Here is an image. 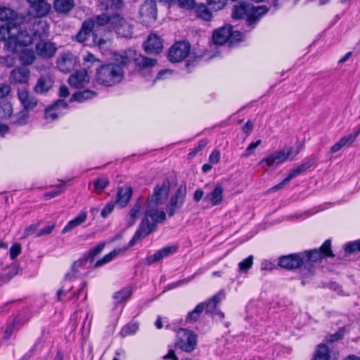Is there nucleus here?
<instances>
[{
  "label": "nucleus",
  "mask_w": 360,
  "mask_h": 360,
  "mask_svg": "<svg viewBox=\"0 0 360 360\" xmlns=\"http://www.w3.org/2000/svg\"><path fill=\"white\" fill-rule=\"evenodd\" d=\"M124 77L123 64L111 62L96 68L94 79L100 85L110 87L120 84Z\"/></svg>",
  "instance_id": "1"
},
{
  "label": "nucleus",
  "mask_w": 360,
  "mask_h": 360,
  "mask_svg": "<svg viewBox=\"0 0 360 360\" xmlns=\"http://www.w3.org/2000/svg\"><path fill=\"white\" fill-rule=\"evenodd\" d=\"M268 11V8L265 6H254L245 1H240L233 6L232 17L238 20L246 16V25L250 30Z\"/></svg>",
  "instance_id": "2"
},
{
  "label": "nucleus",
  "mask_w": 360,
  "mask_h": 360,
  "mask_svg": "<svg viewBox=\"0 0 360 360\" xmlns=\"http://www.w3.org/2000/svg\"><path fill=\"white\" fill-rule=\"evenodd\" d=\"M303 256L304 269L306 272L303 276H311L315 272L314 263L321 261L325 257H334L335 255L331 250V241L326 240L319 248L305 250L302 252Z\"/></svg>",
  "instance_id": "3"
},
{
  "label": "nucleus",
  "mask_w": 360,
  "mask_h": 360,
  "mask_svg": "<svg viewBox=\"0 0 360 360\" xmlns=\"http://www.w3.org/2000/svg\"><path fill=\"white\" fill-rule=\"evenodd\" d=\"M171 184L168 179H165L162 183L156 184L153 192L148 198V206H159L165 203L168 198Z\"/></svg>",
  "instance_id": "4"
},
{
  "label": "nucleus",
  "mask_w": 360,
  "mask_h": 360,
  "mask_svg": "<svg viewBox=\"0 0 360 360\" xmlns=\"http://www.w3.org/2000/svg\"><path fill=\"white\" fill-rule=\"evenodd\" d=\"M187 195L186 184H181L175 193L171 196L166 206V211L169 217H173L183 207Z\"/></svg>",
  "instance_id": "5"
},
{
  "label": "nucleus",
  "mask_w": 360,
  "mask_h": 360,
  "mask_svg": "<svg viewBox=\"0 0 360 360\" xmlns=\"http://www.w3.org/2000/svg\"><path fill=\"white\" fill-rule=\"evenodd\" d=\"M176 345L181 350L191 352L193 351L197 345L196 334L188 329L180 328L176 333Z\"/></svg>",
  "instance_id": "6"
},
{
  "label": "nucleus",
  "mask_w": 360,
  "mask_h": 360,
  "mask_svg": "<svg viewBox=\"0 0 360 360\" xmlns=\"http://www.w3.org/2000/svg\"><path fill=\"white\" fill-rule=\"evenodd\" d=\"M112 28L120 37L131 38L133 25L119 14L112 15Z\"/></svg>",
  "instance_id": "7"
},
{
  "label": "nucleus",
  "mask_w": 360,
  "mask_h": 360,
  "mask_svg": "<svg viewBox=\"0 0 360 360\" xmlns=\"http://www.w3.org/2000/svg\"><path fill=\"white\" fill-rule=\"evenodd\" d=\"M32 41V36L27 31L20 30L18 24V32L14 35L13 38L10 39L4 45V49L9 52H15L18 45L27 46Z\"/></svg>",
  "instance_id": "8"
},
{
  "label": "nucleus",
  "mask_w": 360,
  "mask_h": 360,
  "mask_svg": "<svg viewBox=\"0 0 360 360\" xmlns=\"http://www.w3.org/2000/svg\"><path fill=\"white\" fill-rule=\"evenodd\" d=\"M303 256L302 252L290 254L282 256L279 259L278 265L288 270L295 269H302V274L305 271L304 269Z\"/></svg>",
  "instance_id": "9"
},
{
  "label": "nucleus",
  "mask_w": 360,
  "mask_h": 360,
  "mask_svg": "<svg viewBox=\"0 0 360 360\" xmlns=\"http://www.w3.org/2000/svg\"><path fill=\"white\" fill-rule=\"evenodd\" d=\"M190 50L191 46L188 42H176L169 49L168 59L174 63L180 62L188 56Z\"/></svg>",
  "instance_id": "10"
},
{
  "label": "nucleus",
  "mask_w": 360,
  "mask_h": 360,
  "mask_svg": "<svg viewBox=\"0 0 360 360\" xmlns=\"http://www.w3.org/2000/svg\"><path fill=\"white\" fill-rule=\"evenodd\" d=\"M134 64L137 71L146 77L157 65V60L139 54L135 57Z\"/></svg>",
  "instance_id": "11"
},
{
  "label": "nucleus",
  "mask_w": 360,
  "mask_h": 360,
  "mask_svg": "<svg viewBox=\"0 0 360 360\" xmlns=\"http://www.w3.org/2000/svg\"><path fill=\"white\" fill-rule=\"evenodd\" d=\"M77 58L70 52L63 53L59 55L57 58L56 65L58 69L62 72H69L77 65Z\"/></svg>",
  "instance_id": "12"
},
{
  "label": "nucleus",
  "mask_w": 360,
  "mask_h": 360,
  "mask_svg": "<svg viewBox=\"0 0 360 360\" xmlns=\"http://www.w3.org/2000/svg\"><path fill=\"white\" fill-rule=\"evenodd\" d=\"M156 228L157 225L154 223L150 222L149 219H143L139 229L135 232L134 236L128 244L129 248L134 246L138 240L146 237L147 235L155 230Z\"/></svg>",
  "instance_id": "13"
},
{
  "label": "nucleus",
  "mask_w": 360,
  "mask_h": 360,
  "mask_svg": "<svg viewBox=\"0 0 360 360\" xmlns=\"http://www.w3.org/2000/svg\"><path fill=\"white\" fill-rule=\"evenodd\" d=\"M143 49L148 54L158 55L163 49L162 40L155 34H150L143 44Z\"/></svg>",
  "instance_id": "14"
},
{
  "label": "nucleus",
  "mask_w": 360,
  "mask_h": 360,
  "mask_svg": "<svg viewBox=\"0 0 360 360\" xmlns=\"http://www.w3.org/2000/svg\"><path fill=\"white\" fill-rule=\"evenodd\" d=\"M224 297L225 292L224 290H221L207 302H204L203 303L205 304V312L212 315H219L221 319L224 318V314L217 309V305Z\"/></svg>",
  "instance_id": "15"
},
{
  "label": "nucleus",
  "mask_w": 360,
  "mask_h": 360,
  "mask_svg": "<svg viewBox=\"0 0 360 360\" xmlns=\"http://www.w3.org/2000/svg\"><path fill=\"white\" fill-rule=\"evenodd\" d=\"M140 14L146 22H155L158 14L156 2L154 0L146 1L141 8Z\"/></svg>",
  "instance_id": "16"
},
{
  "label": "nucleus",
  "mask_w": 360,
  "mask_h": 360,
  "mask_svg": "<svg viewBox=\"0 0 360 360\" xmlns=\"http://www.w3.org/2000/svg\"><path fill=\"white\" fill-rule=\"evenodd\" d=\"M89 80L90 77L88 75L86 70L84 68L77 70L72 74L68 79V83L71 86L79 89L87 84Z\"/></svg>",
  "instance_id": "17"
},
{
  "label": "nucleus",
  "mask_w": 360,
  "mask_h": 360,
  "mask_svg": "<svg viewBox=\"0 0 360 360\" xmlns=\"http://www.w3.org/2000/svg\"><path fill=\"white\" fill-rule=\"evenodd\" d=\"M30 75V71L27 68L18 67L11 71L9 79L13 84H26L29 81Z\"/></svg>",
  "instance_id": "18"
},
{
  "label": "nucleus",
  "mask_w": 360,
  "mask_h": 360,
  "mask_svg": "<svg viewBox=\"0 0 360 360\" xmlns=\"http://www.w3.org/2000/svg\"><path fill=\"white\" fill-rule=\"evenodd\" d=\"M18 96L20 102L23 106V109L29 112L34 109L37 105V98L31 95L27 89L22 88L18 91Z\"/></svg>",
  "instance_id": "19"
},
{
  "label": "nucleus",
  "mask_w": 360,
  "mask_h": 360,
  "mask_svg": "<svg viewBox=\"0 0 360 360\" xmlns=\"http://www.w3.org/2000/svg\"><path fill=\"white\" fill-rule=\"evenodd\" d=\"M94 19L89 18L85 20L82 24L80 30H79L77 34L76 35V39L79 43H83L86 41L91 35L93 36V33H96L94 32Z\"/></svg>",
  "instance_id": "20"
},
{
  "label": "nucleus",
  "mask_w": 360,
  "mask_h": 360,
  "mask_svg": "<svg viewBox=\"0 0 360 360\" xmlns=\"http://www.w3.org/2000/svg\"><path fill=\"white\" fill-rule=\"evenodd\" d=\"M18 32V23L16 22H6L0 25V40L5 44Z\"/></svg>",
  "instance_id": "21"
},
{
  "label": "nucleus",
  "mask_w": 360,
  "mask_h": 360,
  "mask_svg": "<svg viewBox=\"0 0 360 360\" xmlns=\"http://www.w3.org/2000/svg\"><path fill=\"white\" fill-rule=\"evenodd\" d=\"M31 4L30 13L34 17L45 16L50 11L51 6L44 0H27Z\"/></svg>",
  "instance_id": "22"
},
{
  "label": "nucleus",
  "mask_w": 360,
  "mask_h": 360,
  "mask_svg": "<svg viewBox=\"0 0 360 360\" xmlns=\"http://www.w3.org/2000/svg\"><path fill=\"white\" fill-rule=\"evenodd\" d=\"M235 38L234 34H231V26H223L214 31L212 40L215 44L222 45L229 39Z\"/></svg>",
  "instance_id": "23"
},
{
  "label": "nucleus",
  "mask_w": 360,
  "mask_h": 360,
  "mask_svg": "<svg viewBox=\"0 0 360 360\" xmlns=\"http://www.w3.org/2000/svg\"><path fill=\"white\" fill-rule=\"evenodd\" d=\"M224 188L220 184L214 185L212 191L206 195L204 201L208 202L212 206L219 205L223 201Z\"/></svg>",
  "instance_id": "24"
},
{
  "label": "nucleus",
  "mask_w": 360,
  "mask_h": 360,
  "mask_svg": "<svg viewBox=\"0 0 360 360\" xmlns=\"http://www.w3.org/2000/svg\"><path fill=\"white\" fill-rule=\"evenodd\" d=\"M316 162V158L313 155L306 159L302 165L297 166L295 169H292L290 172L288 176L285 178V181H290V180H292L293 178L296 177L301 173L309 170L312 166L315 165Z\"/></svg>",
  "instance_id": "25"
},
{
  "label": "nucleus",
  "mask_w": 360,
  "mask_h": 360,
  "mask_svg": "<svg viewBox=\"0 0 360 360\" xmlns=\"http://www.w3.org/2000/svg\"><path fill=\"white\" fill-rule=\"evenodd\" d=\"M316 162V158L313 155L306 159L302 165L297 166L295 169H292L290 172L288 176L285 178V181H290V180H292L293 178L296 177L301 173L309 170L312 166L315 165Z\"/></svg>",
  "instance_id": "26"
},
{
  "label": "nucleus",
  "mask_w": 360,
  "mask_h": 360,
  "mask_svg": "<svg viewBox=\"0 0 360 360\" xmlns=\"http://www.w3.org/2000/svg\"><path fill=\"white\" fill-rule=\"evenodd\" d=\"M36 51L40 57L49 58L55 54L56 49L53 43L41 40L36 44Z\"/></svg>",
  "instance_id": "27"
},
{
  "label": "nucleus",
  "mask_w": 360,
  "mask_h": 360,
  "mask_svg": "<svg viewBox=\"0 0 360 360\" xmlns=\"http://www.w3.org/2000/svg\"><path fill=\"white\" fill-rule=\"evenodd\" d=\"M288 159L284 150H276L271 154L262 159L261 164L266 163L268 167L278 166Z\"/></svg>",
  "instance_id": "28"
},
{
  "label": "nucleus",
  "mask_w": 360,
  "mask_h": 360,
  "mask_svg": "<svg viewBox=\"0 0 360 360\" xmlns=\"http://www.w3.org/2000/svg\"><path fill=\"white\" fill-rule=\"evenodd\" d=\"M158 206H148L145 211V217L143 219H148L150 217L153 222L155 225L158 223H162L166 220V213L162 210H159Z\"/></svg>",
  "instance_id": "29"
},
{
  "label": "nucleus",
  "mask_w": 360,
  "mask_h": 360,
  "mask_svg": "<svg viewBox=\"0 0 360 360\" xmlns=\"http://www.w3.org/2000/svg\"><path fill=\"white\" fill-rule=\"evenodd\" d=\"M53 84V81L49 75H42L38 79L34 91L38 94H45L51 89Z\"/></svg>",
  "instance_id": "30"
},
{
  "label": "nucleus",
  "mask_w": 360,
  "mask_h": 360,
  "mask_svg": "<svg viewBox=\"0 0 360 360\" xmlns=\"http://www.w3.org/2000/svg\"><path fill=\"white\" fill-rule=\"evenodd\" d=\"M132 195V188L129 186L120 187L117 192L116 202L121 207H125Z\"/></svg>",
  "instance_id": "31"
},
{
  "label": "nucleus",
  "mask_w": 360,
  "mask_h": 360,
  "mask_svg": "<svg viewBox=\"0 0 360 360\" xmlns=\"http://www.w3.org/2000/svg\"><path fill=\"white\" fill-rule=\"evenodd\" d=\"M49 29V26L46 21L39 20L32 24L31 31L34 37L41 39L48 37Z\"/></svg>",
  "instance_id": "32"
},
{
  "label": "nucleus",
  "mask_w": 360,
  "mask_h": 360,
  "mask_svg": "<svg viewBox=\"0 0 360 360\" xmlns=\"http://www.w3.org/2000/svg\"><path fill=\"white\" fill-rule=\"evenodd\" d=\"M60 107L66 108L68 107V103L63 100H58L54 105L46 108L44 118L48 121L56 120L59 116V113L57 112L56 110Z\"/></svg>",
  "instance_id": "33"
},
{
  "label": "nucleus",
  "mask_w": 360,
  "mask_h": 360,
  "mask_svg": "<svg viewBox=\"0 0 360 360\" xmlns=\"http://www.w3.org/2000/svg\"><path fill=\"white\" fill-rule=\"evenodd\" d=\"M87 219V213L86 211H82L80 213L73 219L70 220L62 230V233H65L74 228L82 224L85 222Z\"/></svg>",
  "instance_id": "34"
},
{
  "label": "nucleus",
  "mask_w": 360,
  "mask_h": 360,
  "mask_svg": "<svg viewBox=\"0 0 360 360\" xmlns=\"http://www.w3.org/2000/svg\"><path fill=\"white\" fill-rule=\"evenodd\" d=\"M29 118V112L22 109L20 112L11 115V123L17 126H23L28 122Z\"/></svg>",
  "instance_id": "35"
},
{
  "label": "nucleus",
  "mask_w": 360,
  "mask_h": 360,
  "mask_svg": "<svg viewBox=\"0 0 360 360\" xmlns=\"http://www.w3.org/2000/svg\"><path fill=\"white\" fill-rule=\"evenodd\" d=\"M74 6V0H55L53 3L55 10L61 13H68L72 9Z\"/></svg>",
  "instance_id": "36"
},
{
  "label": "nucleus",
  "mask_w": 360,
  "mask_h": 360,
  "mask_svg": "<svg viewBox=\"0 0 360 360\" xmlns=\"http://www.w3.org/2000/svg\"><path fill=\"white\" fill-rule=\"evenodd\" d=\"M97 93L94 91L86 89L75 92L70 99L71 101L84 102L96 96Z\"/></svg>",
  "instance_id": "37"
},
{
  "label": "nucleus",
  "mask_w": 360,
  "mask_h": 360,
  "mask_svg": "<svg viewBox=\"0 0 360 360\" xmlns=\"http://www.w3.org/2000/svg\"><path fill=\"white\" fill-rule=\"evenodd\" d=\"M19 59L24 65H30L36 59L35 52L30 49H23L19 53Z\"/></svg>",
  "instance_id": "38"
},
{
  "label": "nucleus",
  "mask_w": 360,
  "mask_h": 360,
  "mask_svg": "<svg viewBox=\"0 0 360 360\" xmlns=\"http://www.w3.org/2000/svg\"><path fill=\"white\" fill-rule=\"evenodd\" d=\"M71 283L72 282L63 278L61 283V287L56 292V299L58 302L65 301L66 295L73 288V285L71 284Z\"/></svg>",
  "instance_id": "39"
},
{
  "label": "nucleus",
  "mask_w": 360,
  "mask_h": 360,
  "mask_svg": "<svg viewBox=\"0 0 360 360\" xmlns=\"http://www.w3.org/2000/svg\"><path fill=\"white\" fill-rule=\"evenodd\" d=\"M205 309V304L204 303H199L195 308L190 311L186 317V323H194L196 322L200 317L202 311Z\"/></svg>",
  "instance_id": "40"
},
{
  "label": "nucleus",
  "mask_w": 360,
  "mask_h": 360,
  "mask_svg": "<svg viewBox=\"0 0 360 360\" xmlns=\"http://www.w3.org/2000/svg\"><path fill=\"white\" fill-rule=\"evenodd\" d=\"M17 15V13L15 11L7 8V7H1L0 8V20L6 21V22H15V19Z\"/></svg>",
  "instance_id": "41"
},
{
  "label": "nucleus",
  "mask_w": 360,
  "mask_h": 360,
  "mask_svg": "<svg viewBox=\"0 0 360 360\" xmlns=\"http://www.w3.org/2000/svg\"><path fill=\"white\" fill-rule=\"evenodd\" d=\"M329 349L326 345H319L312 360H328Z\"/></svg>",
  "instance_id": "42"
},
{
  "label": "nucleus",
  "mask_w": 360,
  "mask_h": 360,
  "mask_svg": "<svg viewBox=\"0 0 360 360\" xmlns=\"http://www.w3.org/2000/svg\"><path fill=\"white\" fill-rule=\"evenodd\" d=\"M122 250L120 249L119 250H112V252H110V253L105 255L102 259H98L94 265V268H98V267H100L108 262H110V261H112L115 257H116L119 254L120 252H121Z\"/></svg>",
  "instance_id": "43"
},
{
  "label": "nucleus",
  "mask_w": 360,
  "mask_h": 360,
  "mask_svg": "<svg viewBox=\"0 0 360 360\" xmlns=\"http://www.w3.org/2000/svg\"><path fill=\"white\" fill-rule=\"evenodd\" d=\"M132 293L131 288L129 287L123 288L122 290L115 292L113 298L115 300V304H117L126 300H127Z\"/></svg>",
  "instance_id": "44"
},
{
  "label": "nucleus",
  "mask_w": 360,
  "mask_h": 360,
  "mask_svg": "<svg viewBox=\"0 0 360 360\" xmlns=\"http://www.w3.org/2000/svg\"><path fill=\"white\" fill-rule=\"evenodd\" d=\"M195 13L196 15L198 18L204 20H210L212 17V13L210 11L207 7L203 4H200L196 7Z\"/></svg>",
  "instance_id": "45"
},
{
  "label": "nucleus",
  "mask_w": 360,
  "mask_h": 360,
  "mask_svg": "<svg viewBox=\"0 0 360 360\" xmlns=\"http://www.w3.org/2000/svg\"><path fill=\"white\" fill-rule=\"evenodd\" d=\"M109 184V180L105 176H101L96 179L94 181V191L100 193Z\"/></svg>",
  "instance_id": "46"
},
{
  "label": "nucleus",
  "mask_w": 360,
  "mask_h": 360,
  "mask_svg": "<svg viewBox=\"0 0 360 360\" xmlns=\"http://www.w3.org/2000/svg\"><path fill=\"white\" fill-rule=\"evenodd\" d=\"M13 108L9 102H4L0 106V118L6 119L11 117Z\"/></svg>",
  "instance_id": "47"
},
{
  "label": "nucleus",
  "mask_w": 360,
  "mask_h": 360,
  "mask_svg": "<svg viewBox=\"0 0 360 360\" xmlns=\"http://www.w3.org/2000/svg\"><path fill=\"white\" fill-rule=\"evenodd\" d=\"M349 139L347 136H342L336 143H335L330 149L331 153H335L339 151L342 147L345 146H351L352 143L350 142Z\"/></svg>",
  "instance_id": "48"
},
{
  "label": "nucleus",
  "mask_w": 360,
  "mask_h": 360,
  "mask_svg": "<svg viewBox=\"0 0 360 360\" xmlns=\"http://www.w3.org/2000/svg\"><path fill=\"white\" fill-rule=\"evenodd\" d=\"M112 15L108 16L105 13H102L95 16L94 20V25H96L98 26H104L105 25L110 23V26L112 27Z\"/></svg>",
  "instance_id": "49"
},
{
  "label": "nucleus",
  "mask_w": 360,
  "mask_h": 360,
  "mask_svg": "<svg viewBox=\"0 0 360 360\" xmlns=\"http://www.w3.org/2000/svg\"><path fill=\"white\" fill-rule=\"evenodd\" d=\"M104 247V243H99L97 246L89 252L88 255H86V257L89 261L90 264L93 263L94 258L102 252Z\"/></svg>",
  "instance_id": "50"
},
{
  "label": "nucleus",
  "mask_w": 360,
  "mask_h": 360,
  "mask_svg": "<svg viewBox=\"0 0 360 360\" xmlns=\"http://www.w3.org/2000/svg\"><path fill=\"white\" fill-rule=\"evenodd\" d=\"M81 276L82 272L79 268L74 266V264H72L70 271L65 274L64 279L72 282L74 279L79 278Z\"/></svg>",
  "instance_id": "51"
},
{
  "label": "nucleus",
  "mask_w": 360,
  "mask_h": 360,
  "mask_svg": "<svg viewBox=\"0 0 360 360\" xmlns=\"http://www.w3.org/2000/svg\"><path fill=\"white\" fill-rule=\"evenodd\" d=\"M139 329V324L136 323H129L122 328L120 333L123 337L134 334Z\"/></svg>",
  "instance_id": "52"
},
{
  "label": "nucleus",
  "mask_w": 360,
  "mask_h": 360,
  "mask_svg": "<svg viewBox=\"0 0 360 360\" xmlns=\"http://www.w3.org/2000/svg\"><path fill=\"white\" fill-rule=\"evenodd\" d=\"M253 256L250 255L238 264L239 270L241 272H247L250 269L253 264Z\"/></svg>",
  "instance_id": "53"
},
{
  "label": "nucleus",
  "mask_w": 360,
  "mask_h": 360,
  "mask_svg": "<svg viewBox=\"0 0 360 360\" xmlns=\"http://www.w3.org/2000/svg\"><path fill=\"white\" fill-rule=\"evenodd\" d=\"M102 4L106 10L108 9H118L123 5L122 0H105Z\"/></svg>",
  "instance_id": "54"
},
{
  "label": "nucleus",
  "mask_w": 360,
  "mask_h": 360,
  "mask_svg": "<svg viewBox=\"0 0 360 360\" xmlns=\"http://www.w3.org/2000/svg\"><path fill=\"white\" fill-rule=\"evenodd\" d=\"M345 251L346 253L350 254L360 251V240H355L347 243L345 245Z\"/></svg>",
  "instance_id": "55"
},
{
  "label": "nucleus",
  "mask_w": 360,
  "mask_h": 360,
  "mask_svg": "<svg viewBox=\"0 0 360 360\" xmlns=\"http://www.w3.org/2000/svg\"><path fill=\"white\" fill-rule=\"evenodd\" d=\"M178 249L177 245L165 246L158 250L162 256V258L169 256L176 252Z\"/></svg>",
  "instance_id": "56"
},
{
  "label": "nucleus",
  "mask_w": 360,
  "mask_h": 360,
  "mask_svg": "<svg viewBox=\"0 0 360 360\" xmlns=\"http://www.w3.org/2000/svg\"><path fill=\"white\" fill-rule=\"evenodd\" d=\"M212 9L218 11L222 9L226 4V0H207Z\"/></svg>",
  "instance_id": "57"
},
{
  "label": "nucleus",
  "mask_w": 360,
  "mask_h": 360,
  "mask_svg": "<svg viewBox=\"0 0 360 360\" xmlns=\"http://www.w3.org/2000/svg\"><path fill=\"white\" fill-rule=\"evenodd\" d=\"M172 1L176 3L179 6L183 8L191 9L195 7L194 0H171Z\"/></svg>",
  "instance_id": "58"
},
{
  "label": "nucleus",
  "mask_w": 360,
  "mask_h": 360,
  "mask_svg": "<svg viewBox=\"0 0 360 360\" xmlns=\"http://www.w3.org/2000/svg\"><path fill=\"white\" fill-rule=\"evenodd\" d=\"M64 190H65L64 185L63 184H60L58 186L56 191L49 192V193H46L44 195V198L46 200L53 198L58 196V195H60V193H62L64 191Z\"/></svg>",
  "instance_id": "59"
},
{
  "label": "nucleus",
  "mask_w": 360,
  "mask_h": 360,
  "mask_svg": "<svg viewBox=\"0 0 360 360\" xmlns=\"http://www.w3.org/2000/svg\"><path fill=\"white\" fill-rule=\"evenodd\" d=\"M162 259V256H161L160 252L157 251L153 255H150L145 259V264L150 266V265L153 264V263L160 261Z\"/></svg>",
  "instance_id": "60"
},
{
  "label": "nucleus",
  "mask_w": 360,
  "mask_h": 360,
  "mask_svg": "<svg viewBox=\"0 0 360 360\" xmlns=\"http://www.w3.org/2000/svg\"><path fill=\"white\" fill-rule=\"evenodd\" d=\"M55 226H56V223H51V224L47 225L46 227H44V228L41 229L40 231H39L37 233L36 236L41 237L43 236L49 235L53 231Z\"/></svg>",
  "instance_id": "61"
},
{
  "label": "nucleus",
  "mask_w": 360,
  "mask_h": 360,
  "mask_svg": "<svg viewBox=\"0 0 360 360\" xmlns=\"http://www.w3.org/2000/svg\"><path fill=\"white\" fill-rule=\"evenodd\" d=\"M21 252V245L20 243H15L10 248V257L14 260Z\"/></svg>",
  "instance_id": "62"
},
{
  "label": "nucleus",
  "mask_w": 360,
  "mask_h": 360,
  "mask_svg": "<svg viewBox=\"0 0 360 360\" xmlns=\"http://www.w3.org/2000/svg\"><path fill=\"white\" fill-rule=\"evenodd\" d=\"M18 323V320L17 319H15L13 321L12 323L7 326L5 333H4V339L8 340L11 338V336L12 335V334L13 333L14 327Z\"/></svg>",
  "instance_id": "63"
},
{
  "label": "nucleus",
  "mask_w": 360,
  "mask_h": 360,
  "mask_svg": "<svg viewBox=\"0 0 360 360\" xmlns=\"http://www.w3.org/2000/svg\"><path fill=\"white\" fill-rule=\"evenodd\" d=\"M141 208V202L137 201L134 207L131 209L129 212V216L133 220H135L139 217V213L140 212Z\"/></svg>",
  "instance_id": "64"
}]
</instances>
